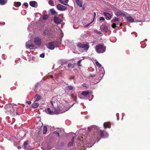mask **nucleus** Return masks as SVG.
<instances>
[{
    "instance_id": "f257e3e1",
    "label": "nucleus",
    "mask_w": 150,
    "mask_h": 150,
    "mask_svg": "<svg viewBox=\"0 0 150 150\" xmlns=\"http://www.w3.org/2000/svg\"><path fill=\"white\" fill-rule=\"evenodd\" d=\"M13 105L11 104H7L4 107L6 110V112L11 115H13L14 114V110L13 108Z\"/></svg>"
},
{
    "instance_id": "f03ea898",
    "label": "nucleus",
    "mask_w": 150,
    "mask_h": 150,
    "mask_svg": "<svg viewBox=\"0 0 150 150\" xmlns=\"http://www.w3.org/2000/svg\"><path fill=\"white\" fill-rule=\"evenodd\" d=\"M106 47L104 44H100L96 46L95 50L98 53H102L106 50Z\"/></svg>"
},
{
    "instance_id": "7ed1b4c3",
    "label": "nucleus",
    "mask_w": 150,
    "mask_h": 150,
    "mask_svg": "<svg viewBox=\"0 0 150 150\" xmlns=\"http://www.w3.org/2000/svg\"><path fill=\"white\" fill-rule=\"evenodd\" d=\"M77 46L79 47L83 48V50L86 51L88 50L90 47L88 43L82 44L80 43L78 44Z\"/></svg>"
},
{
    "instance_id": "20e7f679",
    "label": "nucleus",
    "mask_w": 150,
    "mask_h": 150,
    "mask_svg": "<svg viewBox=\"0 0 150 150\" xmlns=\"http://www.w3.org/2000/svg\"><path fill=\"white\" fill-rule=\"evenodd\" d=\"M56 43L55 42H50L48 43L47 47L50 50H53L55 47L54 45H56Z\"/></svg>"
},
{
    "instance_id": "39448f33",
    "label": "nucleus",
    "mask_w": 150,
    "mask_h": 150,
    "mask_svg": "<svg viewBox=\"0 0 150 150\" xmlns=\"http://www.w3.org/2000/svg\"><path fill=\"white\" fill-rule=\"evenodd\" d=\"M114 12L115 15L118 16H124L125 15L124 11L120 10L118 9L117 11L115 10Z\"/></svg>"
},
{
    "instance_id": "423d86ee",
    "label": "nucleus",
    "mask_w": 150,
    "mask_h": 150,
    "mask_svg": "<svg viewBox=\"0 0 150 150\" xmlns=\"http://www.w3.org/2000/svg\"><path fill=\"white\" fill-rule=\"evenodd\" d=\"M34 46V45L31 43V41L30 40H28L26 42V47L27 49H29L30 50L32 49Z\"/></svg>"
},
{
    "instance_id": "0eeeda50",
    "label": "nucleus",
    "mask_w": 150,
    "mask_h": 150,
    "mask_svg": "<svg viewBox=\"0 0 150 150\" xmlns=\"http://www.w3.org/2000/svg\"><path fill=\"white\" fill-rule=\"evenodd\" d=\"M53 20L54 22L57 24H59L62 22V20L58 16H56L54 17Z\"/></svg>"
},
{
    "instance_id": "6e6552de",
    "label": "nucleus",
    "mask_w": 150,
    "mask_h": 150,
    "mask_svg": "<svg viewBox=\"0 0 150 150\" xmlns=\"http://www.w3.org/2000/svg\"><path fill=\"white\" fill-rule=\"evenodd\" d=\"M34 42L36 45L39 46L41 44V39L38 37H35L34 38Z\"/></svg>"
},
{
    "instance_id": "1a4fd4ad",
    "label": "nucleus",
    "mask_w": 150,
    "mask_h": 150,
    "mask_svg": "<svg viewBox=\"0 0 150 150\" xmlns=\"http://www.w3.org/2000/svg\"><path fill=\"white\" fill-rule=\"evenodd\" d=\"M57 8L58 10L61 11H64L67 8L66 7L60 4H58L57 5Z\"/></svg>"
},
{
    "instance_id": "9d476101",
    "label": "nucleus",
    "mask_w": 150,
    "mask_h": 150,
    "mask_svg": "<svg viewBox=\"0 0 150 150\" xmlns=\"http://www.w3.org/2000/svg\"><path fill=\"white\" fill-rule=\"evenodd\" d=\"M104 15L106 17V19L107 20H110L112 16V15L110 14L108 12H104L103 13Z\"/></svg>"
},
{
    "instance_id": "9b49d317",
    "label": "nucleus",
    "mask_w": 150,
    "mask_h": 150,
    "mask_svg": "<svg viewBox=\"0 0 150 150\" xmlns=\"http://www.w3.org/2000/svg\"><path fill=\"white\" fill-rule=\"evenodd\" d=\"M44 33L47 36H50L52 34V31L50 29H47L44 31Z\"/></svg>"
},
{
    "instance_id": "f8f14e48",
    "label": "nucleus",
    "mask_w": 150,
    "mask_h": 150,
    "mask_svg": "<svg viewBox=\"0 0 150 150\" xmlns=\"http://www.w3.org/2000/svg\"><path fill=\"white\" fill-rule=\"evenodd\" d=\"M30 5L32 7L37 8L38 6V3L35 1H30L29 2Z\"/></svg>"
},
{
    "instance_id": "ddd939ff",
    "label": "nucleus",
    "mask_w": 150,
    "mask_h": 150,
    "mask_svg": "<svg viewBox=\"0 0 150 150\" xmlns=\"http://www.w3.org/2000/svg\"><path fill=\"white\" fill-rule=\"evenodd\" d=\"M88 130L89 131H96L97 130V128L94 125H92L88 127Z\"/></svg>"
},
{
    "instance_id": "4468645a",
    "label": "nucleus",
    "mask_w": 150,
    "mask_h": 150,
    "mask_svg": "<svg viewBox=\"0 0 150 150\" xmlns=\"http://www.w3.org/2000/svg\"><path fill=\"white\" fill-rule=\"evenodd\" d=\"M100 29L101 31L104 32H107L108 30V28L107 26L101 25L100 27Z\"/></svg>"
},
{
    "instance_id": "2eb2a0df",
    "label": "nucleus",
    "mask_w": 150,
    "mask_h": 150,
    "mask_svg": "<svg viewBox=\"0 0 150 150\" xmlns=\"http://www.w3.org/2000/svg\"><path fill=\"white\" fill-rule=\"evenodd\" d=\"M46 113L48 114L52 115L55 113L52 110H51L49 108H47L46 111Z\"/></svg>"
},
{
    "instance_id": "dca6fc26",
    "label": "nucleus",
    "mask_w": 150,
    "mask_h": 150,
    "mask_svg": "<svg viewBox=\"0 0 150 150\" xmlns=\"http://www.w3.org/2000/svg\"><path fill=\"white\" fill-rule=\"evenodd\" d=\"M126 21L129 23H132L134 22V19L131 16H127L126 18Z\"/></svg>"
},
{
    "instance_id": "f3484780",
    "label": "nucleus",
    "mask_w": 150,
    "mask_h": 150,
    "mask_svg": "<svg viewBox=\"0 0 150 150\" xmlns=\"http://www.w3.org/2000/svg\"><path fill=\"white\" fill-rule=\"evenodd\" d=\"M74 89V86H68L65 87V89L67 90H73Z\"/></svg>"
},
{
    "instance_id": "a211bd4d",
    "label": "nucleus",
    "mask_w": 150,
    "mask_h": 150,
    "mask_svg": "<svg viewBox=\"0 0 150 150\" xmlns=\"http://www.w3.org/2000/svg\"><path fill=\"white\" fill-rule=\"evenodd\" d=\"M76 2L77 4L79 6L81 7L82 6L83 2L80 0H76Z\"/></svg>"
},
{
    "instance_id": "6ab92c4d",
    "label": "nucleus",
    "mask_w": 150,
    "mask_h": 150,
    "mask_svg": "<svg viewBox=\"0 0 150 150\" xmlns=\"http://www.w3.org/2000/svg\"><path fill=\"white\" fill-rule=\"evenodd\" d=\"M39 105V103H34L32 104L31 105V107L33 108H35L38 107Z\"/></svg>"
},
{
    "instance_id": "aec40b11",
    "label": "nucleus",
    "mask_w": 150,
    "mask_h": 150,
    "mask_svg": "<svg viewBox=\"0 0 150 150\" xmlns=\"http://www.w3.org/2000/svg\"><path fill=\"white\" fill-rule=\"evenodd\" d=\"M41 96L40 95L36 94L35 98V101H38L41 99Z\"/></svg>"
},
{
    "instance_id": "412c9836",
    "label": "nucleus",
    "mask_w": 150,
    "mask_h": 150,
    "mask_svg": "<svg viewBox=\"0 0 150 150\" xmlns=\"http://www.w3.org/2000/svg\"><path fill=\"white\" fill-rule=\"evenodd\" d=\"M8 1V0H0V5H3L6 4Z\"/></svg>"
},
{
    "instance_id": "4be33fe9",
    "label": "nucleus",
    "mask_w": 150,
    "mask_h": 150,
    "mask_svg": "<svg viewBox=\"0 0 150 150\" xmlns=\"http://www.w3.org/2000/svg\"><path fill=\"white\" fill-rule=\"evenodd\" d=\"M119 21V18L116 17H115L114 18L112 19L111 21V22L112 23H114L116 21Z\"/></svg>"
},
{
    "instance_id": "5701e85b",
    "label": "nucleus",
    "mask_w": 150,
    "mask_h": 150,
    "mask_svg": "<svg viewBox=\"0 0 150 150\" xmlns=\"http://www.w3.org/2000/svg\"><path fill=\"white\" fill-rule=\"evenodd\" d=\"M96 64L97 67H101V69H102L104 71V69L103 67H102L101 65L99 63L98 61H96Z\"/></svg>"
},
{
    "instance_id": "b1692460",
    "label": "nucleus",
    "mask_w": 150,
    "mask_h": 150,
    "mask_svg": "<svg viewBox=\"0 0 150 150\" xmlns=\"http://www.w3.org/2000/svg\"><path fill=\"white\" fill-rule=\"evenodd\" d=\"M88 93V92L87 91H84L81 93L82 95L84 96H86Z\"/></svg>"
},
{
    "instance_id": "393cba45",
    "label": "nucleus",
    "mask_w": 150,
    "mask_h": 150,
    "mask_svg": "<svg viewBox=\"0 0 150 150\" xmlns=\"http://www.w3.org/2000/svg\"><path fill=\"white\" fill-rule=\"evenodd\" d=\"M21 5V4L20 2H15L14 3V6H17L18 7L19 6Z\"/></svg>"
},
{
    "instance_id": "a878e982",
    "label": "nucleus",
    "mask_w": 150,
    "mask_h": 150,
    "mask_svg": "<svg viewBox=\"0 0 150 150\" xmlns=\"http://www.w3.org/2000/svg\"><path fill=\"white\" fill-rule=\"evenodd\" d=\"M67 66L69 68L72 69L74 67V64L71 63L69 64Z\"/></svg>"
},
{
    "instance_id": "bb28decb",
    "label": "nucleus",
    "mask_w": 150,
    "mask_h": 150,
    "mask_svg": "<svg viewBox=\"0 0 150 150\" xmlns=\"http://www.w3.org/2000/svg\"><path fill=\"white\" fill-rule=\"evenodd\" d=\"M48 3L50 5L52 6H54V1L52 0H49Z\"/></svg>"
},
{
    "instance_id": "cd10ccee",
    "label": "nucleus",
    "mask_w": 150,
    "mask_h": 150,
    "mask_svg": "<svg viewBox=\"0 0 150 150\" xmlns=\"http://www.w3.org/2000/svg\"><path fill=\"white\" fill-rule=\"evenodd\" d=\"M104 127L105 129H106L108 127L110 128L109 126L108 125V123L105 122L103 124Z\"/></svg>"
},
{
    "instance_id": "c85d7f7f",
    "label": "nucleus",
    "mask_w": 150,
    "mask_h": 150,
    "mask_svg": "<svg viewBox=\"0 0 150 150\" xmlns=\"http://www.w3.org/2000/svg\"><path fill=\"white\" fill-rule=\"evenodd\" d=\"M43 133L44 134H45L47 132V127L45 126L43 127Z\"/></svg>"
},
{
    "instance_id": "c756f323",
    "label": "nucleus",
    "mask_w": 150,
    "mask_h": 150,
    "mask_svg": "<svg viewBox=\"0 0 150 150\" xmlns=\"http://www.w3.org/2000/svg\"><path fill=\"white\" fill-rule=\"evenodd\" d=\"M28 145V142L27 141H25L24 142L23 146L24 147L25 149H26V146Z\"/></svg>"
},
{
    "instance_id": "7c9ffc66",
    "label": "nucleus",
    "mask_w": 150,
    "mask_h": 150,
    "mask_svg": "<svg viewBox=\"0 0 150 150\" xmlns=\"http://www.w3.org/2000/svg\"><path fill=\"white\" fill-rule=\"evenodd\" d=\"M42 18L43 20H45L48 18V16L47 15H45L42 16Z\"/></svg>"
},
{
    "instance_id": "2f4dec72",
    "label": "nucleus",
    "mask_w": 150,
    "mask_h": 150,
    "mask_svg": "<svg viewBox=\"0 0 150 150\" xmlns=\"http://www.w3.org/2000/svg\"><path fill=\"white\" fill-rule=\"evenodd\" d=\"M100 135L101 136V138L104 137V134H103V131L102 130H100Z\"/></svg>"
},
{
    "instance_id": "473e14b6",
    "label": "nucleus",
    "mask_w": 150,
    "mask_h": 150,
    "mask_svg": "<svg viewBox=\"0 0 150 150\" xmlns=\"http://www.w3.org/2000/svg\"><path fill=\"white\" fill-rule=\"evenodd\" d=\"M116 25H118V23H117V24H116L115 23H113L112 25V27L113 28H115L116 27Z\"/></svg>"
},
{
    "instance_id": "72a5a7b5",
    "label": "nucleus",
    "mask_w": 150,
    "mask_h": 150,
    "mask_svg": "<svg viewBox=\"0 0 150 150\" xmlns=\"http://www.w3.org/2000/svg\"><path fill=\"white\" fill-rule=\"evenodd\" d=\"M50 11L51 13L52 14H54L56 13L55 11L53 9H50Z\"/></svg>"
},
{
    "instance_id": "f704fd0d",
    "label": "nucleus",
    "mask_w": 150,
    "mask_h": 150,
    "mask_svg": "<svg viewBox=\"0 0 150 150\" xmlns=\"http://www.w3.org/2000/svg\"><path fill=\"white\" fill-rule=\"evenodd\" d=\"M82 61V60H80L79 61H78V62L77 63V64L78 66L79 67H81L82 65L81 64V62Z\"/></svg>"
},
{
    "instance_id": "c9c22d12",
    "label": "nucleus",
    "mask_w": 150,
    "mask_h": 150,
    "mask_svg": "<svg viewBox=\"0 0 150 150\" xmlns=\"http://www.w3.org/2000/svg\"><path fill=\"white\" fill-rule=\"evenodd\" d=\"M94 32L96 33L97 34H100L101 33L100 31H99L98 30H95Z\"/></svg>"
},
{
    "instance_id": "e433bc0d",
    "label": "nucleus",
    "mask_w": 150,
    "mask_h": 150,
    "mask_svg": "<svg viewBox=\"0 0 150 150\" xmlns=\"http://www.w3.org/2000/svg\"><path fill=\"white\" fill-rule=\"evenodd\" d=\"M73 143L72 142H70L68 144V146H72L73 144Z\"/></svg>"
},
{
    "instance_id": "4c0bfd02",
    "label": "nucleus",
    "mask_w": 150,
    "mask_h": 150,
    "mask_svg": "<svg viewBox=\"0 0 150 150\" xmlns=\"http://www.w3.org/2000/svg\"><path fill=\"white\" fill-rule=\"evenodd\" d=\"M99 20L100 21H105V18L103 17H100Z\"/></svg>"
},
{
    "instance_id": "58836bf2",
    "label": "nucleus",
    "mask_w": 150,
    "mask_h": 150,
    "mask_svg": "<svg viewBox=\"0 0 150 150\" xmlns=\"http://www.w3.org/2000/svg\"><path fill=\"white\" fill-rule=\"evenodd\" d=\"M61 3V4L65 5V4L64 3V1L63 0H58Z\"/></svg>"
},
{
    "instance_id": "ea45409f",
    "label": "nucleus",
    "mask_w": 150,
    "mask_h": 150,
    "mask_svg": "<svg viewBox=\"0 0 150 150\" xmlns=\"http://www.w3.org/2000/svg\"><path fill=\"white\" fill-rule=\"evenodd\" d=\"M64 1V3L66 5L68 6V5L67 4V3L68 2V0H63Z\"/></svg>"
},
{
    "instance_id": "a19ab883",
    "label": "nucleus",
    "mask_w": 150,
    "mask_h": 150,
    "mask_svg": "<svg viewBox=\"0 0 150 150\" xmlns=\"http://www.w3.org/2000/svg\"><path fill=\"white\" fill-rule=\"evenodd\" d=\"M92 23V22H91V23H88V24H87V25H85L84 26V27L85 28H87V27H88V26H89L91 24V23Z\"/></svg>"
},
{
    "instance_id": "79ce46f5",
    "label": "nucleus",
    "mask_w": 150,
    "mask_h": 150,
    "mask_svg": "<svg viewBox=\"0 0 150 150\" xmlns=\"http://www.w3.org/2000/svg\"><path fill=\"white\" fill-rule=\"evenodd\" d=\"M50 103L52 107L53 108L54 107V103H55V102L54 101H50Z\"/></svg>"
},
{
    "instance_id": "37998d69",
    "label": "nucleus",
    "mask_w": 150,
    "mask_h": 150,
    "mask_svg": "<svg viewBox=\"0 0 150 150\" xmlns=\"http://www.w3.org/2000/svg\"><path fill=\"white\" fill-rule=\"evenodd\" d=\"M45 57V54L43 53L41 54L40 55V57L42 58H44Z\"/></svg>"
},
{
    "instance_id": "c03bdc74",
    "label": "nucleus",
    "mask_w": 150,
    "mask_h": 150,
    "mask_svg": "<svg viewBox=\"0 0 150 150\" xmlns=\"http://www.w3.org/2000/svg\"><path fill=\"white\" fill-rule=\"evenodd\" d=\"M23 5L26 7H27L28 6V4L27 3H24Z\"/></svg>"
},
{
    "instance_id": "a18cd8bd",
    "label": "nucleus",
    "mask_w": 150,
    "mask_h": 150,
    "mask_svg": "<svg viewBox=\"0 0 150 150\" xmlns=\"http://www.w3.org/2000/svg\"><path fill=\"white\" fill-rule=\"evenodd\" d=\"M90 76L92 77H94L96 75L95 74H92Z\"/></svg>"
},
{
    "instance_id": "49530a36",
    "label": "nucleus",
    "mask_w": 150,
    "mask_h": 150,
    "mask_svg": "<svg viewBox=\"0 0 150 150\" xmlns=\"http://www.w3.org/2000/svg\"><path fill=\"white\" fill-rule=\"evenodd\" d=\"M93 145L92 144H91L90 145L89 144H88H88H86V146L89 147H91L93 146Z\"/></svg>"
},
{
    "instance_id": "de8ad7c7",
    "label": "nucleus",
    "mask_w": 150,
    "mask_h": 150,
    "mask_svg": "<svg viewBox=\"0 0 150 150\" xmlns=\"http://www.w3.org/2000/svg\"><path fill=\"white\" fill-rule=\"evenodd\" d=\"M74 137H73L71 139V142H72L73 143V142L74 141Z\"/></svg>"
},
{
    "instance_id": "09e8293b",
    "label": "nucleus",
    "mask_w": 150,
    "mask_h": 150,
    "mask_svg": "<svg viewBox=\"0 0 150 150\" xmlns=\"http://www.w3.org/2000/svg\"><path fill=\"white\" fill-rule=\"evenodd\" d=\"M26 103H27L28 104L30 105L31 103V102L30 101H27L26 102Z\"/></svg>"
},
{
    "instance_id": "8fccbe9b",
    "label": "nucleus",
    "mask_w": 150,
    "mask_h": 150,
    "mask_svg": "<svg viewBox=\"0 0 150 150\" xmlns=\"http://www.w3.org/2000/svg\"><path fill=\"white\" fill-rule=\"evenodd\" d=\"M74 76H70L69 77V79H72L74 78Z\"/></svg>"
},
{
    "instance_id": "3c124183",
    "label": "nucleus",
    "mask_w": 150,
    "mask_h": 150,
    "mask_svg": "<svg viewBox=\"0 0 150 150\" xmlns=\"http://www.w3.org/2000/svg\"><path fill=\"white\" fill-rule=\"evenodd\" d=\"M38 85H39V83H36L35 84V88H36L38 86Z\"/></svg>"
},
{
    "instance_id": "603ef678",
    "label": "nucleus",
    "mask_w": 150,
    "mask_h": 150,
    "mask_svg": "<svg viewBox=\"0 0 150 150\" xmlns=\"http://www.w3.org/2000/svg\"><path fill=\"white\" fill-rule=\"evenodd\" d=\"M100 139V138H97V141H96V142H98Z\"/></svg>"
},
{
    "instance_id": "864d4df0",
    "label": "nucleus",
    "mask_w": 150,
    "mask_h": 150,
    "mask_svg": "<svg viewBox=\"0 0 150 150\" xmlns=\"http://www.w3.org/2000/svg\"><path fill=\"white\" fill-rule=\"evenodd\" d=\"M17 148L18 149H21V146H18L17 147Z\"/></svg>"
},
{
    "instance_id": "5fc2aeb1",
    "label": "nucleus",
    "mask_w": 150,
    "mask_h": 150,
    "mask_svg": "<svg viewBox=\"0 0 150 150\" xmlns=\"http://www.w3.org/2000/svg\"><path fill=\"white\" fill-rule=\"evenodd\" d=\"M56 134H57V135H58V137H59V133L58 132H56Z\"/></svg>"
},
{
    "instance_id": "6e6d98bb",
    "label": "nucleus",
    "mask_w": 150,
    "mask_h": 150,
    "mask_svg": "<svg viewBox=\"0 0 150 150\" xmlns=\"http://www.w3.org/2000/svg\"><path fill=\"white\" fill-rule=\"evenodd\" d=\"M75 99H74V101H75L76 102V99H77V97L76 96H75Z\"/></svg>"
},
{
    "instance_id": "4d7b16f0",
    "label": "nucleus",
    "mask_w": 150,
    "mask_h": 150,
    "mask_svg": "<svg viewBox=\"0 0 150 150\" xmlns=\"http://www.w3.org/2000/svg\"><path fill=\"white\" fill-rule=\"evenodd\" d=\"M73 94H71V98H73Z\"/></svg>"
},
{
    "instance_id": "13d9d810",
    "label": "nucleus",
    "mask_w": 150,
    "mask_h": 150,
    "mask_svg": "<svg viewBox=\"0 0 150 150\" xmlns=\"http://www.w3.org/2000/svg\"><path fill=\"white\" fill-rule=\"evenodd\" d=\"M79 98L81 99H83L84 98H83L82 97H80Z\"/></svg>"
},
{
    "instance_id": "bf43d9fd",
    "label": "nucleus",
    "mask_w": 150,
    "mask_h": 150,
    "mask_svg": "<svg viewBox=\"0 0 150 150\" xmlns=\"http://www.w3.org/2000/svg\"><path fill=\"white\" fill-rule=\"evenodd\" d=\"M96 13L95 12H94V17L95 16H96Z\"/></svg>"
},
{
    "instance_id": "052dcab7",
    "label": "nucleus",
    "mask_w": 150,
    "mask_h": 150,
    "mask_svg": "<svg viewBox=\"0 0 150 150\" xmlns=\"http://www.w3.org/2000/svg\"><path fill=\"white\" fill-rule=\"evenodd\" d=\"M119 25H120V26H122V24L120 23Z\"/></svg>"
},
{
    "instance_id": "680f3d73",
    "label": "nucleus",
    "mask_w": 150,
    "mask_h": 150,
    "mask_svg": "<svg viewBox=\"0 0 150 150\" xmlns=\"http://www.w3.org/2000/svg\"><path fill=\"white\" fill-rule=\"evenodd\" d=\"M2 24H3V25H4L5 24V23H0V25H2Z\"/></svg>"
},
{
    "instance_id": "e2e57ef3",
    "label": "nucleus",
    "mask_w": 150,
    "mask_h": 150,
    "mask_svg": "<svg viewBox=\"0 0 150 150\" xmlns=\"http://www.w3.org/2000/svg\"><path fill=\"white\" fill-rule=\"evenodd\" d=\"M78 140H80V138H79H79H78Z\"/></svg>"
},
{
    "instance_id": "0e129e2a",
    "label": "nucleus",
    "mask_w": 150,
    "mask_h": 150,
    "mask_svg": "<svg viewBox=\"0 0 150 150\" xmlns=\"http://www.w3.org/2000/svg\"><path fill=\"white\" fill-rule=\"evenodd\" d=\"M29 26H28V29H29Z\"/></svg>"
},
{
    "instance_id": "69168bd1",
    "label": "nucleus",
    "mask_w": 150,
    "mask_h": 150,
    "mask_svg": "<svg viewBox=\"0 0 150 150\" xmlns=\"http://www.w3.org/2000/svg\"><path fill=\"white\" fill-rule=\"evenodd\" d=\"M16 113L17 114L19 115V114H18L17 112H16Z\"/></svg>"
},
{
    "instance_id": "338daca9",
    "label": "nucleus",
    "mask_w": 150,
    "mask_h": 150,
    "mask_svg": "<svg viewBox=\"0 0 150 150\" xmlns=\"http://www.w3.org/2000/svg\"><path fill=\"white\" fill-rule=\"evenodd\" d=\"M106 134H107V135L108 136V134L107 133H106Z\"/></svg>"
},
{
    "instance_id": "774afa93",
    "label": "nucleus",
    "mask_w": 150,
    "mask_h": 150,
    "mask_svg": "<svg viewBox=\"0 0 150 150\" xmlns=\"http://www.w3.org/2000/svg\"><path fill=\"white\" fill-rule=\"evenodd\" d=\"M60 44L59 43V45Z\"/></svg>"
}]
</instances>
